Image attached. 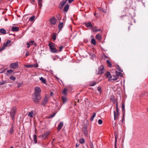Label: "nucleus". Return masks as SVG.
I'll use <instances>...</instances> for the list:
<instances>
[{
    "instance_id": "obj_52",
    "label": "nucleus",
    "mask_w": 148,
    "mask_h": 148,
    "mask_svg": "<svg viewBox=\"0 0 148 148\" xmlns=\"http://www.w3.org/2000/svg\"><path fill=\"white\" fill-rule=\"evenodd\" d=\"M55 114H52L50 116H49V118H51L53 117H54L55 116Z\"/></svg>"
},
{
    "instance_id": "obj_43",
    "label": "nucleus",
    "mask_w": 148,
    "mask_h": 148,
    "mask_svg": "<svg viewBox=\"0 0 148 148\" xmlns=\"http://www.w3.org/2000/svg\"><path fill=\"white\" fill-rule=\"evenodd\" d=\"M33 65H28L25 66V67L27 68H31L33 66Z\"/></svg>"
},
{
    "instance_id": "obj_50",
    "label": "nucleus",
    "mask_w": 148,
    "mask_h": 148,
    "mask_svg": "<svg viewBox=\"0 0 148 148\" xmlns=\"http://www.w3.org/2000/svg\"><path fill=\"white\" fill-rule=\"evenodd\" d=\"M26 44L27 45V47L29 48L30 47V44L28 42H27Z\"/></svg>"
},
{
    "instance_id": "obj_29",
    "label": "nucleus",
    "mask_w": 148,
    "mask_h": 148,
    "mask_svg": "<svg viewBox=\"0 0 148 148\" xmlns=\"http://www.w3.org/2000/svg\"><path fill=\"white\" fill-rule=\"evenodd\" d=\"M86 26L87 27H91L92 26V25L91 24V23L90 22L87 23L86 24Z\"/></svg>"
},
{
    "instance_id": "obj_57",
    "label": "nucleus",
    "mask_w": 148,
    "mask_h": 148,
    "mask_svg": "<svg viewBox=\"0 0 148 148\" xmlns=\"http://www.w3.org/2000/svg\"><path fill=\"white\" fill-rule=\"evenodd\" d=\"M74 0H69V2L70 3H72Z\"/></svg>"
},
{
    "instance_id": "obj_13",
    "label": "nucleus",
    "mask_w": 148,
    "mask_h": 148,
    "mask_svg": "<svg viewBox=\"0 0 148 148\" xmlns=\"http://www.w3.org/2000/svg\"><path fill=\"white\" fill-rule=\"evenodd\" d=\"M63 125V122H61L60 123L58 126V131H60Z\"/></svg>"
},
{
    "instance_id": "obj_2",
    "label": "nucleus",
    "mask_w": 148,
    "mask_h": 148,
    "mask_svg": "<svg viewBox=\"0 0 148 148\" xmlns=\"http://www.w3.org/2000/svg\"><path fill=\"white\" fill-rule=\"evenodd\" d=\"M48 45L50 48L51 52L53 53H56L57 52V50L55 47L54 43L51 42L49 43Z\"/></svg>"
},
{
    "instance_id": "obj_39",
    "label": "nucleus",
    "mask_w": 148,
    "mask_h": 148,
    "mask_svg": "<svg viewBox=\"0 0 148 148\" xmlns=\"http://www.w3.org/2000/svg\"><path fill=\"white\" fill-rule=\"evenodd\" d=\"M106 62L108 64V66L110 67H111L112 66V64L110 62L109 60H107L106 61Z\"/></svg>"
},
{
    "instance_id": "obj_41",
    "label": "nucleus",
    "mask_w": 148,
    "mask_h": 148,
    "mask_svg": "<svg viewBox=\"0 0 148 148\" xmlns=\"http://www.w3.org/2000/svg\"><path fill=\"white\" fill-rule=\"evenodd\" d=\"M23 84V83H18V85H17V88H20L21 86Z\"/></svg>"
},
{
    "instance_id": "obj_27",
    "label": "nucleus",
    "mask_w": 148,
    "mask_h": 148,
    "mask_svg": "<svg viewBox=\"0 0 148 148\" xmlns=\"http://www.w3.org/2000/svg\"><path fill=\"white\" fill-rule=\"evenodd\" d=\"M49 133L48 132H45L42 135V136L43 138H46L47 137Z\"/></svg>"
},
{
    "instance_id": "obj_34",
    "label": "nucleus",
    "mask_w": 148,
    "mask_h": 148,
    "mask_svg": "<svg viewBox=\"0 0 148 148\" xmlns=\"http://www.w3.org/2000/svg\"><path fill=\"white\" fill-rule=\"evenodd\" d=\"M105 75L107 77H109L110 76V73L109 71L107 72L105 74Z\"/></svg>"
},
{
    "instance_id": "obj_3",
    "label": "nucleus",
    "mask_w": 148,
    "mask_h": 148,
    "mask_svg": "<svg viewBox=\"0 0 148 148\" xmlns=\"http://www.w3.org/2000/svg\"><path fill=\"white\" fill-rule=\"evenodd\" d=\"M16 111V108L15 106H13L10 111V115L12 120H14Z\"/></svg>"
},
{
    "instance_id": "obj_61",
    "label": "nucleus",
    "mask_w": 148,
    "mask_h": 148,
    "mask_svg": "<svg viewBox=\"0 0 148 148\" xmlns=\"http://www.w3.org/2000/svg\"><path fill=\"white\" fill-rule=\"evenodd\" d=\"M116 111L117 113H118V112H119V111L118 109V108L116 109Z\"/></svg>"
},
{
    "instance_id": "obj_25",
    "label": "nucleus",
    "mask_w": 148,
    "mask_h": 148,
    "mask_svg": "<svg viewBox=\"0 0 148 148\" xmlns=\"http://www.w3.org/2000/svg\"><path fill=\"white\" fill-rule=\"evenodd\" d=\"M116 74V75L118 76H121L122 77L123 75V74L119 72H118L117 71H116L115 72Z\"/></svg>"
},
{
    "instance_id": "obj_12",
    "label": "nucleus",
    "mask_w": 148,
    "mask_h": 148,
    "mask_svg": "<svg viewBox=\"0 0 148 148\" xmlns=\"http://www.w3.org/2000/svg\"><path fill=\"white\" fill-rule=\"evenodd\" d=\"M104 69L103 66V65L100 66V68L99 70V73L102 74L104 72Z\"/></svg>"
},
{
    "instance_id": "obj_16",
    "label": "nucleus",
    "mask_w": 148,
    "mask_h": 148,
    "mask_svg": "<svg viewBox=\"0 0 148 148\" xmlns=\"http://www.w3.org/2000/svg\"><path fill=\"white\" fill-rule=\"evenodd\" d=\"M19 28L17 27H13L12 28V30L13 31H18Z\"/></svg>"
},
{
    "instance_id": "obj_63",
    "label": "nucleus",
    "mask_w": 148,
    "mask_h": 148,
    "mask_svg": "<svg viewBox=\"0 0 148 148\" xmlns=\"http://www.w3.org/2000/svg\"><path fill=\"white\" fill-rule=\"evenodd\" d=\"M33 44H34V45L35 46H36V43H34Z\"/></svg>"
},
{
    "instance_id": "obj_47",
    "label": "nucleus",
    "mask_w": 148,
    "mask_h": 148,
    "mask_svg": "<svg viewBox=\"0 0 148 148\" xmlns=\"http://www.w3.org/2000/svg\"><path fill=\"white\" fill-rule=\"evenodd\" d=\"M122 108L123 111L124 112L125 110V105L123 103L122 106Z\"/></svg>"
},
{
    "instance_id": "obj_55",
    "label": "nucleus",
    "mask_w": 148,
    "mask_h": 148,
    "mask_svg": "<svg viewBox=\"0 0 148 148\" xmlns=\"http://www.w3.org/2000/svg\"><path fill=\"white\" fill-rule=\"evenodd\" d=\"M63 46H61L60 47H59V49H60V51H61L62 50V49H63Z\"/></svg>"
},
{
    "instance_id": "obj_45",
    "label": "nucleus",
    "mask_w": 148,
    "mask_h": 148,
    "mask_svg": "<svg viewBox=\"0 0 148 148\" xmlns=\"http://www.w3.org/2000/svg\"><path fill=\"white\" fill-rule=\"evenodd\" d=\"M103 121L102 120L100 119L98 120V123L99 124H101L102 123Z\"/></svg>"
},
{
    "instance_id": "obj_7",
    "label": "nucleus",
    "mask_w": 148,
    "mask_h": 148,
    "mask_svg": "<svg viewBox=\"0 0 148 148\" xmlns=\"http://www.w3.org/2000/svg\"><path fill=\"white\" fill-rule=\"evenodd\" d=\"M50 21L52 25H55L56 24V20L54 17H53L51 18L50 20Z\"/></svg>"
},
{
    "instance_id": "obj_32",
    "label": "nucleus",
    "mask_w": 148,
    "mask_h": 148,
    "mask_svg": "<svg viewBox=\"0 0 148 148\" xmlns=\"http://www.w3.org/2000/svg\"><path fill=\"white\" fill-rule=\"evenodd\" d=\"M96 84V83L95 82H93L90 83V86H94Z\"/></svg>"
},
{
    "instance_id": "obj_46",
    "label": "nucleus",
    "mask_w": 148,
    "mask_h": 148,
    "mask_svg": "<svg viewBox=\"0 0 148 148\" xmlns=\"http://www.w3.org/2000/svg\"><path fill=\"white\" fill-rule=\"evenodd\" d=\"M7 72L8 73H11L13 72V71L11 69L8 70L7 71Z\"/></svg>"
},
{
    "instance_id": "obj_38",
    "label": "nucleus",
    "mask_w": 148,
    "mask_h": 148,
    "mask_svg": "<svg viewBox=\"0 0 148 148\" xmlns=\"http://www.w3.org/2000/svg\"><path fill=\"white\" fill-rule=\"evenodd\" d=\"M62 100L63 101V102L64 103H65L66 100V98L65 97H62Z\"/></svg>"
},
{
    "instance_id": "obj_51",
    "label": "nucleus",
    "mask_w": 148,
    "mask_h": 148,
    "mask_svg": "<svg viewBox=\"0 0 148 148\" xmlns=\"http://www.w3.org/2000/svg\"><path fill=\"white\" fill-rule=\"evenodd\" d=\"M34 41L33 40H30L29 41V43L31 44V45H33L34 44Z\"/></svg>"
},
{
    "instance_id": "obj_56",
    "label": "nucleus",
    "mask_w": 148,
    "mask_h": 148,
    "mask_svg": "<svg viewBox=\"0 0 148 148\" xmlns=\"http://www.w3.org/2000/svg\"><path fill=\"white\" fill-rule=\"evenodd\" d=\"M33 65V66H34L35 67H37L38 66V65L37 64Z\"/></svg>"
},
{
    "instance_id": "obj_15",
    "label": "nucleus",
    "mask_w": 148,
    "mask_h": 148,
    "mask_svg": "<svg viewBox=\"0 0 148 148\" xmlns=\"http://www.w3.org/2000/svg\"><path fill=\"white\" fill-rule=\"evenodd\" d=\"M114 119L115 120L116 118H117L119 116V112H118L117 113L115 111H114Z\"/></svg>"
},
{
    "instance_id": "obj_20",
    "label": "nucleus",
    "mask_w": 148,
    "mask_h": 148,
    "mask_svg": "<svg viewBox=\"0 0 148 148\" xmlns=\"http://www.w3.org/2000/svg\"><path fill=\"white\" fill-rule=\"evenodd\" d=\"M38 5L39 6L40 9H41V7L42 6V0H38Z\"/></svg>"
},
{
    "instance_id": "obj_37",
    "label": "nucleus",
    "mask_w": 148,
    "mask_h": 148,
    "mask_svg": "<svg viewBox=\"0 0 148 148\" xmlns=\"http://www.w3.org/2000/svg\"><path fill=\"white\" fill-rule=\"evenodd\" d=\"M7 81L6 80H3L0 82V85H3Z\"/></svg>"
},
{
    "instance_id": "obj_59",
    "label": "nucleus",
    "mask_w": 148,
    "mask_h": 148,
    "mask_svg": "<svg viewBox=\"0 0 148 148\" xmlns=\"http://www.w3.org/2000/svg\"><path fill=\"white\" fill-rule=\"evenodd\" d=\"M124 113L123 112V119H122V121H123L124 120Z\"/></svg>"
},
{
    "instance_id": "obj_58",
    "label": "nucleus",
    "mask_w": 148,
    "mask_h": 148,
    "mask_svg": "<svg viewBox=\"0 0 148 148\" xmlns=\"http://www.w3.org/2000/svg\"><path fill=\"white\" fill-rule=\"evenodd\" d=\"M53 95V93L52 92H51V93H50V96H52Z\"/></svg>"
},
{
    "instance_id": "obj_5",
    "label": "nucleus",
    "mask_w": 148,
    "mask_h": 148,
    "mask_svg": "<svg viewBox=\"0 0 148 148\" xmlns=\"http://www.w3.org/2000/svg\"><path fill=\"white\" fill-rule=\"evenodd\" d=\"M18 63H11L10 67L12 68L16 69L18 66Z\"/></svg>"
},
{
    "instance_id": "obj_9",
    "label": "nucleus",
    "mask_w": 148,
    "mask_h": 148,
    "mask_svg": "<svg viewBox=\"0 0 148 148\" xmlns=\"http://www.w3.org/2000/svg\"><path fill=\"white\" fill-rule=\"evenodd\" d=\"M35 92L34 93H36L38 94H39L41 92V90L39 87L36 86L35 88Z\"/></svg>"
},
{
    "instance_id": "obj_6",
    "label": "nucleus",
    "mask_w": 148,
    "mask_h": 148,
    "mask_svg": "<svg viewBox=\"0 0 148 148\" xmlns=\"http://www.w3.org/2000/svg\"><path fill=\"white\" fill-rule=\"evenodd\" d=\"M66 0H63L61 1L59 6V8L60 9H62L63 8V6L66 4Z\"/></svg>"
},
{
    "instance_id": "obj_36",
    "label": "nucleus",
    "mask_w": 148,
    "mask_h": 148,
    "mask_svg": "<svg viewBox=\"0 0 148 148\" xmlns=\"http://www.w3.org/2000/svg\"><path fill=\"white\" fill-rule=\"evenodd\" d=\"M116 68L118 69V70L121 72H122L123 71V70H122L120 67L118 65H116Z\"/></svg>"
},
{
    "instance_id": "obj_33",
    "label": "nucleus",
    "mask_w": 148,
    "mask_h": 148,
    "mask_svg": "<svg viewBox=\"0 0 148 148\" xmlns=\"http://www.w3.org/2000/svg\"><path fill=\"white\" fill-rule=\"evenodd\" d=\"M79 142L81 144H83L84 143V140L83 138L80 139L79 140Z\"/></svg>"
},
{
    "instance_id": "obj_19",
    "label": "nucleus",
    "mask_w": 148,
    "mask_h": 148,
    "mask_svg": "<svg viewBox=\"0 0 148 148\" xmlns=\"http://www.w3.org/2000/svg\"><path fill=\"white\" fill-rule=\"evenodd\" d=\"M39 79L41 81L42 83L43 84H45L46 83V79L42 77H41L39 78Z\"/></svg>"
},
{
    "instance_id": "obj_8",
    "label": "nucleus",
    "mask_w": 148,
    "mask_h": 148,
    "mask_svg": "<svg viewBox=\"0 0 148 148\" xmlns=\"http://www.w3.org/2000/svg\"><path fill=\"white\" fill-rule=\"evenodd\" d=\"M35 114V111L34 110H32L28 114V116L31 118H33Z\"/></svg>"
},
{
    "instance_id": "obj_24",
    "label": "nucleus",
    "mask_w": 148,
    "mask_h": 148,
    "mask_svg": "<svg viewBox=\"0 0 148 148\" xmlns=\"http://www.w3.org/2000/svg\"><path fill=\"white\" fill-rule=\"evenodd\" d=\"M33 140L35 144L37 143V137L36 135H34L33 136Z\"/></svg>"
},
{
    "instance_id": "obj_26",
    "label": "nucleus",
    "mask_w": 148,
    "mask_h": 148,
    "mask_svg": "<svg viewBox=\"0 0 148 148\" xmlns=\"http://www.w3.org/2000/svg\"><path fill=\"white\" fill-rule=\"evenodd\" d=\"M0 33L5 34L6 33V31L3 29H0Z\"/></svg>"
},
{
    "instance_id": "obj_10",
    "label": "nucleus",
    "mask_w": 148,
    "mask_h": 148,
    "mask_svg": "<svg viewBox=\"0 0 148 148\" xmlns=\"http://www.w3.org/2000/svg\"><path fill=\"white\" fill-rule=\"evenodd\" d=\"M118 77L116 75H113L110 77L109 79V80H115L118 78Z\"/></svg>"
},
{
    "instance_id": "obj_23",
    "label": "nucleus",
    "mask_w": 148,
    "mask_h": 148,
    "mask_svg": "<svg viewBox=\"0 0 148 148\" xmlns=\"http://www.w3.org/2000/svg\"><path fill=\"white\" fill-rule=\"evenodd\" d=\"M57 35V34L56 33H54L53 34L52 36V38L53 40H56Z\"/></svg>"
},
{
    "instance_id": "obj_4",
    "label": "nucleus",
    "mask_w": 148,
    "mask_h": 148,
    "mask_svg": "<svg viewBox=\"0 0 148 148\" xmlns=\"http://www.w3.org/2000/svg\"><path fill=\"white\" fill-rule=\"evenodd\" d=\"M49 96L48 95H46L43 99V101L42 102L41 104L45 106L48 101Z\"/></svg>"
},
{
    "instance_id": "obj_22",
    "label": "nucleus",
    "mask_w": 148,
    "mask_h": 148,
    "mask_svg": "<svg viewBox=\"0 0 148 148\" xmlns=\"http://www.w3.org/2000/svg\"><path fill=\"white\" fill-rule=\"evenodd\" d=\"M69 6L68 5H65L64 8V11L65 12H67L69 9Z\"/></svg>"
},
{
    "instance_id": "obj_14",
    "label": "nucleus",
    "mask_w": 148,
    "mask_h": 148,
    "mask_svg": "<svg viewBox=\"0 0 148 148\" xmlns=\"http://www.w3.org/2000/svg\"><path fill=\"white\" fill-rule=\"evenodd\" d=\"M14 126L12 125V126L11 128L10 129L9 132V133L11 134H12L13 133L14 130Z\"/></svg>"
},
{
    "instance_id": "obj_54",
    "label": "nucleus",
    "mask_w": 148,
    "mask_h": 148,
    "mask_svg": "<svg viewBox=\"0 0 148 148\" xmlns=\"http://www.w3.org/2000/svg\"><path fill=\"white\" fill-rule=\"evenodd\" d=\"M5 47H4V46H3V47H2L0 49V51H1L3 50V49H4Z\"/></svg>"
},
{
    "instance_id": "obj_28",
    "label": "nucleus",
    "mask_w": 148,
    "mask_h": 148,
    "mask_svg": "<svg viewBox=\"0 0 148 148\" xmlns=\"http://www.w3.org/2000/svg\"><path fill=\"white\" fill-rule=\"evenodd\" d=\"M96 116V113H93V115L90 118V120L91 121H93L94 118Z\"/></svg>"
},
{
    "instance_id": "obj_62",
    "label": "nucleus",
    "mask_w": 148,
    "mask_h": 148,
    "mask_svg": "<svg viewBox=\"0 0 148 148\" xmlns=\"http://www.w3.org/2000/svg\"><path fill=\"white\" fill-rule=\"evenodd\" d=\"M116 109L118 108V104L117 103H116Z\"/></svg>"
},
{
    "instance_id": "obj_60",
    "label": "nucleus",
    "mask_w": 148,
    "mask_h": 148,
    "mask_svg": "<svg viewBox=\"0 0 148 148\" xmlns=\"http://www.w3.org/2000/svg\"><path fill=\"white\" fill-rule=\"evenodd\" d=\"M79 145L77 143L76 144L75 146L76 147H78L79 146Z\"/></svg>"
},
{
    "instance_id": "obj_42",
    "label": "nucleus",
    "mask_w": 148,
    "mask_h": 148,
    "mask_svg": "<svg viewBox=\"0 0 148 148\" xmlns=\"http://www.w3.org/2000/svg\"><path fill=\"white\" fill-rule=\"evenodd\" d=\"M97 90L98 91L100 92V93H101V86H98L97 87Z\"/></svg>"
},
{
    "instance_id": "obj_18",
    "label": "nucleus",
    "mask_w": 148,
    "mask_h": 148,
    "mask_svg": "<svg viewBox=\"0 0 148 148\" xmlns=\"http://www.w3.org/2000/svg\"><path fill=\"white\" fill-rule=\"evenodd\" d=\"M96 38L99 40H101V35L99 34H97L96 36Z\"/></svg>"
},
{
    "instance_id": "obj_40",
    "label": "nucleus",
    "mask_w": 148,
    "mask_h": 148,
    "mask_svg": "<svg viewBox=\"0 0 148 148\" xmlns=\"http://www.w3.org/2000/svg\"><path fill=\"white\" fill-rule=\"evenodd\" d=\"M10 79L13 81H14L15 80L16 78L15 77L12 76L10 77Z\"/></svg>"
},
{
    "instance_id": "obj_31",
    "label": "nucleus",
    "mask_w": 148,
    "mask_h": 148,
    "mask_svg": "<svg viewBox=\"0 0 148 148\" xmlns=\"http://www.w3.org/2000/svg\"><path fill=\"white\" fill-rule=\"evenodd\" d=\"M91 43L94 45H95L96 44V42L95 40V39L93 38L92 39L91 41Z\"/></svg>"
},
{
    "instance_id": "obj_11",
    "label": "nucleus",
    "mask_w": 148,
    "mask_h": 148,
    "mask_svg": "<svg viewBox=\"0 0 148 148\" xmlns=\"http://www.w3.org/2000/svg\"><path fill=\"white\" fill-rule=\"evenodd\" d=\"M82 131L84 132V135L87 136L88 135V131L87 128L85 127H84L82 128Z\"/></svg>"
},
{
    "instance_id": "obj_44",
    "label": "nucleus",
    "mask_w": 148,
    "mask_h": 148,
    "mask_svg": "<svg viewBox=\"0 0 148 148\" xmlns=\"http://www.w3.org/2000/svg\"><path fill=\"white\" fill-rule=\"evenodd\" d=\"M98 9L100 11H102L104 12H105L106 10H103L102 8H98Z\"/></svg>"
},
{
    "instance_id": "obj_35",
    "label": "nucleus",
    "mask_w": 148,
    "mask_h": 148,
    "mask_svg": "<svg viewBox=\"0 0 148 148\" xmlns=\"http://www.w3.org/2000/svg\"><path fill=\"white\" fill-rule=\"evenodd\" d=\"M115 148H116V141H117V134H116V133H115Z\"/></svg>"
},
{
    "instance_id": "obj_64",
    "label": "nucleus",
    "mask_w": 148,
    "mask_h": 148,
    "mask_svg": "<svg viewBox=\"0 0 148 148\" xmlns=\"http://www.w3.org/2000/svg\"><path fill=\"white\" fill-rule=\"evenodd\" d=\"M100 30V29H97V31H99Z\"/></svg>"
},
{
    "instance_id": "obj_30",
    "label": "nucleus",
    "mask_w": 148,
    "mask_h": 148,
    "mask_svg": "<svg viewBox=\"0 0 148 148\" xmlns=\"http://www.w3.org/2000/svg\"><path fill=\"white\" fill-rule=\"evenodd\" d=\"M35 18V16L34 15L32 16L29 18V21H33Z\"/></svg>"
},
{
    "instance_id": "obj_48",
    "label": "nucleus",
    "mask_w": 148,
    "mask_h": 148,
    "mask_svg": "<svg viewBox=\"0 0 148 148\" xmlns=\"http://www.w3.org/2000/svg\"><path fill=\"white\" fill-rule=\"evenodd\" d=\"M97 29L96 27H93L92 29V30L94 32H97Z\"/></svg>"
},
{
    "instance_id": "obj_17",
    "label": "nucleus",
    "mask_w": 148,
    "mask_h": 148,
    "mask_svg": "<svg viewBox=\"0 0 148 148\" xmlns=\"http://www.w3.org/2000/svg\"><path fill=\"white\" fill-rule=\"evenodd\" d=\"M63 27V23L62 22V23H60L58 25V27L59 29V30H61Z\"/></svg>"
},
{
    "instance_id": "obj_49",
    "label": "nucleus",
    "mask_w": 148,
    "mask_h": 148,
    "mask_svg": "<svg viewBox=\"0 0 148 148\" xmlns=\"http://www.w3.org/2000/svg\"><path fill=\"white\" fill-rule=\"evenodd\" d=\"M29 55V53L28 51H27L26 52V54L25 55V57H27Z\"/></svg>"
},
{
    "instance_id": "obj_53",
    "label": "nucleus",
    "mask_w": 148,
    "mask_h": 148,
    "mask_svg": "<svg viewBox=\"0 0 148 148\" xmlns=\"http://www.w3.org/2000/svg\"><path fill=\"white\" fill-rule=\"evenodd\" d=\"M66 89H64L63 91V93L64 94H66Z\"/></svg>"
},
{
    "instance_id": "obj_1",
    "label": "nucleus",
    "mask_w": 148,
    "mask_h": 148,
    "mask_svg": "<svg viewBox=\"0 0 148 148\" xmlns=\"http://www.w3.org/2000/svg\"><path fill=\"white\" fill-rule=\"evenodd\" d=\"M41 99V97L39 94L34 93L33 100L35 103H38L39 102V100Z\"/></svg>"
},
{
    "instance_id": "obj_21",
    "label": "nucleus",
    "mask_w": 148,
    "mask_h": 148,
    "mask_svg": "<svg viewBox=\"0 0 148 148\" xmlns=\"http://www.w3.org/2000/svg\"><path fill=\"white\" fill-rule=\"evenodd\" d=\"M11 42V41L10 40H8L7 41L6 43H4L3 44V46L4 47H6L7 45H8L9 44H10Z\"/></svg>"
}]
</instances>
